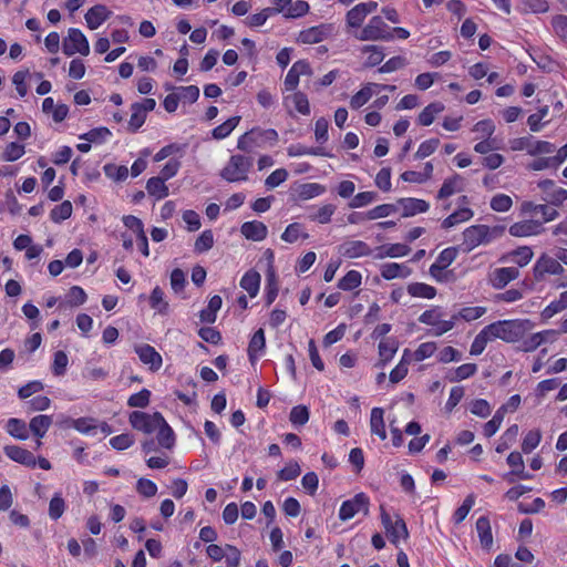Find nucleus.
I'll return each instance as SVG.
<instances>
[{"label": "nucleus", "mask_w": 567, "mask_h": 567, "mask_svg": "<svg viewBox=\"0 0 567 567\" xmlns=\"http://www.w3.org/2000/svg\"><path fill=\"white\" fill-rule=\"evenodd\" d=\"M529 324L528 320H502L486 326L485 330L492 341L501 339L505 342H516L524 337Z\"/></svg>", "instance_id": "nucleus-1"}, {"label": "nucleus", "mask_w": 567, "mask_h": 567, "mask_svg": "<svg viewBox=\"0 0 567 567\" xmlns=\"http://www.w3.org/2000/svg\"><path fill=\"white\" fill-rule=\"evenodd\" d=\"M278 138V133L274 128L254 127L238 138L237 148L246 153H252L256 148H262L267 145L274 146Z\"/></svg>", "instance_id": "nucleus-2"}, {"label": "nucleus", "mask_w": 567, "mask_h": 567, "mask_svg": "<svg viewBox=\"0 0 567 567\" xmlns=\"http://www.w3.org/2000/svg\"><path fill=\"white\" fill-rule=\"evenodd\" d=\"M505 230L504 226L493 228L487 225H473L463 231V246L465 251H471L480 245L488 244L501 236Z\"/></svg>", "instance_id": "nucleus-3"}, {"label": "nucleus", "mask_w": 567, "mask_h": 567, "mask_svg": "<svg viewBox=\"0 0 567 567\" xmlns=\"http://www.w3.org/2000/svg\"><path fill=\"white\" fill-rule=\"evenodd\" d=\"M351 35L359 41L393 40L392 30L381 16H373L360 31L351 32Z\"/></svg>", "instance_id": "nucleus-4"}, {"label": "nucleus", "mask_w": 567, "mask_h": 567, "mask_svg": "<svg viewBox=\"0 0 567 567\" xmlns=\"http://www.w3.org/2000/svg\"><path fill=\"white\" fill-rule=\"evenodd\" d=\"M251 167V157L239 154L231 155L226 166L221 169L220 176L229 183L247 181Z\"/></svg>", "instance_id": "nucleus-5"}, {"label": "nucleus", "mask_w": 567, "mask_h": 567, "mask_svg": "<svg viewBox=\"0 0 567 567\" xmlns=\"http://www.w3.org/2000/svg\"><path fill=\"white\" fill-rule=\"evenodd\" d=\"M62 50L63 53L68 56H72L75 53L89 55L90 45L86 37L81 30L71 28L68 31V37L63 40Z\"/></svg>", "instance_id": "nucleus-6"}, {"label": "nucleus", "mask_w": 567, "mask_h": 567, "mask_svg": "<svg viewBox=\"0 0 567 567\" xmlns=\"http://www.w3.org/2000/svg\"><path fill=\"white\" fill-rule=\"evenodd\" d=\"M128 420L133 429L146 434L155 432L158 425L164 423V417L159 412L148 414L141 411H134L130 414Z\"/></svg>", "instance_id": "nucleus-7"}, {"label": "nucleus", "mask_w": 567, "mask_h": 567, "mask_svg": "<svg viewBox=\"0 0 567 567\" xmlns=\"http://www.w3.org/2000/svg\"><path fill=\"white\" fill-rule=\"evenodd\" d=\"M381 522L385 529V533L390 542L398 546L400 539H406L409 532L406 524L400 516H396L395 520H392L391 516L381 506Z\"/></svg>", "instance_id": "nucleus-8"}, {"label": "nucleus", "mask_w": 567, "mask_h": 567, "mask_svg": "<svg viewBox=\"0 0 567 567\" xmlns=\"http://www.w3.org/2000/svg\"><path fill=\"white\" fill-rule=\"evenodd\" d=\"M361 512L364 515L369 513V497L364 493H359L353 498L343 502L339 511V518L348 520Z\"/></svg>", "instance_id": "nucleus-9"}, {"label": "nucleus", "mask_w": 567, "mask_h": 567, "mask_svg": "<svg viewBox=\"0 0 567 567\" xmlns=\"http://www.w3.org/2000/svg\"><path fill=\"white\" fill-rule=\"evenodd\" d=\"M560 262L557 257L542 255L533 268L535 279H542L545 274L560 275L564 271Z\"/></svg>", "instance_id": "nucleus-10"}, {"label": "nucleus", "mask_w": 567, "mask_h": 567, "mask_svg": "<svg viewBox=\"0 0 567 567\" xmlns=\"http://www.w3.org/2000/svg\"><path fill=\"white\" fill-rule=\"evenodd\" d=\"M543 223L535 219H526L513 224L508 231L514 237L537 236L544 231Z\"/></svg>", "instance_id": "nucleus-11"}, {"label": "nucleus", "mask_w": 567, "mask_h": 567, "mask_svg": "<svg viewBox=\"0 0 567 567\" xmlns=\"http://www.w3.org/2000/svg\"><path fill=\"white\" fill-rule=\"evenodd\" d=\"M538 187L545 194L543 199L553 206H559L567 199V189L555 188V183L551 179L540 181Z\"/></svg>", "instance_id": "nucleus-12"}, {"label": "nucleus", "mask_w": 567, "mask_h": 567, "mask_svg": "<svg viewBox=\"0 0 567 567\" xmlns=\"http://www.w3.org/2000/svg\"><path fill=\"white\" fill-rule=\"evenodd\" d=\"M518 277L519 270L516 267L496 268L489 274V282L495 289H503Z\"/></svg>", "instance_id": "nucleus-13"}, {"label": "nucleus", "mask_w": 567, "mask_h": 567, "mask_svg": "<svg viewBox=\"0 0 567 567\" xmlns=\"http://www.w3.org/2000/svg\"><path fill=\"white\" fill-rule=\"evenodd\" d=\"M338 250L340 255L350 259L369 256L371 254V248L362 240L344 241L339 246Z\"/></svg>", "instance_id": "nucleus-14"}, {"label": "nucleus", "mask_w": 567, "mask_h": 567, "mask_svg": "<svg viewBox=\"0 0 567 567\" xmlns=\"http://www.w3.org/2000/svg\"><path fill=\"white\" fill-rule=\"evenodd\" d=\"M3 452L10 460L28 467H34L37 465L34 455L18 445H7L3 447Z\"/></svg>", "instance_id": "nucleus-15"}, {"label": "nucleus", "mask_w": 567, "mask_h": 567, "mask_svg": "<svg viewBox=\"0 0 567 567\" xmlns=\"http://www.w3.org/2000/svg\"><path fill=\"white\" fill-rule=\"evenodd\" d=\"M140 360L150 367L152 371H157L162 367L161 354L150 344H142L135 348Z\"/></svg>", "instance_id": "nucleus-16"}, {"label": "nucleus", "mask_w": 567, "mask_h": 567, "mask_svg": "<svg viewBox=\"0 0 567 567\" xmlns=\"http://www.w3.org/2000/svg\"><path fill=\"white\" fill-rule=\"evenodd\" d=\"M241 234L249 240L260 241L267 237V226L258 220L246 221L241 225Z\"/></svg>", "instance_id": "nucleus-17"}, {"label": "nucleus", "mask_w": 567, "mask_h": 567, "mask_svg": "<svg viewBox=\"0 0 567 567\" xmlns=\"http://www.w3.org/2000/svg\"><path fill=\"white\" fill-rule=\"evenodd\" d=\"M111 16V11L103 4H96L85 13V21L91 30L97 29Z\"/></svg>", "instance_id": "nucleus-18"}, {"label": "nucleus", "mask_w": 567, "mask_h": 567, "mask_svg": "<svg viewBox=\"0 0 567 567\" xmlns=\"http://www.w3.org/2000/svg\"><path fill=\"white\" fill-rule=\"evenodd\" d=\"M329 34V28L326 25H317L306 29L299 33L298 40L302 43L313 44L321 42Z\"/></svg>", "instance_id": "nucleus-19"}, {"label": "nucleus", "mask_w": 567, "mask_h": 567, "mask_svg": "<svg viewBox=\"0 0 567 567\" xmlns=\"http://www.w3.org/2000/svg\"><path fill=\"white\" fill-rule=\"evenodd\" d=\"M398 204L403 209V217L414 216L417 213H425L430 207L425 200L419 198H401L398 200Z\"/></svg>", "instance_id": "nucleus-20"}, {"label": "nucleus", "mask_w": 567, "mask_h": 567, "mask_svg": "<svg viewBox=\"0 0 567 567\" xmlns=\"http://www.w3.org/2000/svg\"><path fill=\"white\" fill-rule=\"evenodd\" d=\"M412 269L404 264L389 262L381 266V276L391 280L394 278H408Z\"/></svg>", "instance_id": "nucleus-21"}, {"label": "nucleus", "mask_w": 567, "mask_h": 567, "mask_svg": "<svg viewBox=\"0 0 567 567\" xmlns=\"http://www.w3.org/2000/svg\"><path fill=\"white\" fill-rule=\"evenodd\" d=\"M399 348L396 339H385L379 343V362L378 367H384L392 360Z\"/></svg>", "instance_id": "nucleus-22"}, {"label": "nucleus", "mask_w": 567, "mask_h": 567, "mask_svg": "<svg viewBox=\"0 0 567 567\" xmlns=\"http://www.w3.org/2000/svg\"><path fill=\"white\" fill-rule=\"evenodd\" d=\"M365 18L359 4L350 9L346 14L347 33L351 34V32L360 31Z\"/></svg>", "instance_id": "nucleus-23"}, {"label": "nucleus", "mask_w": 567, "mask_h": 567, "mask_svg": "<svg viewBox=\"0 0 567 567\" xmlns=\"http://www.w3.org/2000/svg\"><path fill=\"white\" fill-rule=\"evenodd\" d=\"M383 409L373 408L370 417L371 433L378 435L382 441L386 439L385 424L383 420Z\"/></svg>", "instance_id": "nucleus-24"}, {"label": "nucleus", "mask_w": 567, "mask_h": 567, "mask_svg": "<svg viewBox=\"0 0 567 567\" xmlns=\"http://www.w3.org/2000/svg\"><path fill=\"white\" fill-rule=\"evenodd\" d=\"M374 87H379L377 83H368L360 91H358L350 100V107L358 110L363 106L375 93Z\"/></svg>", "instance_id": "nucleus-25"}, {"label": "nucleus", "mask_w": 567, "mask_h": 567, "mask_svg": "<svg viewBox=\"0 0 567 567\" xmlns=\"http://www.w3.org/2000/svg\"><path fill=\"white\" fill-rule=\"evenodd\" d=\"M377 258L382 259L385 257L395 258L406 256L411 249L404 244H391L380 246L377 248Z\"/></svg>", "instance_id": "nucleus-26"}, {"label": "nucleus", "mask_w": 567, "mask_h": 567, "mask_svg": "<svg viewBox=\"0 0 567 567\" xmlns=\"http://www.w3.org/2000/svg\"><path fill=\"white\" fill-rule=\"evenodd\" d=\"M476 530L480 537L481 545L484 548H491L493 545V535L491 529L489 519L485 516L476 520Z\"/></svg>", "instance_id": "nucleus-27"}, {"label": "nucleus", "mask_w": 567, "mask_h": 567, "mask_svg": "<svg viewBox=\"0 0 567 567\" xmlns=\"http://www.w3.org/2000/svg\"><path fill=\"white\" fill-rule=\"evenodd\" d=\"M534 252L530 247L528 246H522L517 249L511 251L506 257L503 259H508L509 261L516 264L519 267H524L530 262L533 259Z\"/></svg>", "instance_id": "nucleus-28"}, {"label": "nucleus", "mask_w": 567, "mask_h": 567, "mask_svg": "<svg viewBox=\"0 0 567 567\" xmlns=\"http://www.w3.org/2000/svg\"><path fill=\"white\" fill-rule=\"evenodd\" d=\"M52 424L50 415H37L29 423L30 431L39 439L43 437Z\"/></svg>", "instance_id": "nucleus-29"}, {"label": "nucleus", "mask_w": 567, "mask_h": 567, "mask_svg": "<svg viewBox=\"0 0 567 567\" xmlns=\"http://www.w3.org/2000/svg\"><path fill=\"white\" fill-rule=\"evenodd\" d=\"M473 215H474V213L472 209H470L467 207L460 208V209L455 210L453 214H451L450 216H447L442 221V227L445 229L452 228L463 221L471 219L473 217Z\"/></svg>", "instance_id": "nucleus-30"}, {"label": "nucleus", "mask_w": 567, "mask_h": 567, "mask_svg": "<svg viewBox=\"0 0 567 567\" xmlns=\"http://www.w3.org/2000/svg\"><path fill=\"white\" fill-rule=\"evenodd\" d=\"M259 285H260V275L257 271H247L241 280H240V287L245 289L250 297L257 296L259 291Z\"/></svg>", "instance_id": "nucleus-31"}, {"label": "nucleus", "mask_w": 567, "mask_h": 567, "mask_svg": "<svg viewBox=\"0 0 567 567\" xmlns=\"http://www.w3.org/2000/svg\"><path fill=\"white\" fill-rule=\"evenodd\" d=\"M546 334L558 337L559 332L557 330H544L542 332L534 333L528 339L524 340L523 350L527 352L536 350L540 344L546 342Z\"/></svg>", "instance_id": "nucleus-32"}, {"label": "nucleus", "mask_w": 567, "mask_h": 567, "mask_svg": "<svg viewBox=\"0 0 567 567\" xmlns=\"http://www.w3.org/2000/svg\"><path fill=\"white\" fill-rule=\"evenodd\" d=\"M147 193L156 199H162L168 196V187L165 181L161 177H152L146 183Z\"/></svg>", "instance_id": "nucleus-33"}, {"label": "nucleus", "mask_w": 567, "mask_h": 567, "mask_svg": "<svg viewBox=\"0 0 567 567\" xmlns=\"http://www.w3.org/2000/svg\"><path fill=\"white\" fill-rule=\"evenodd\" d=\"M406 290L415 298L433 299L436 296V289L433 286L423 282L410 284Z\"/></svg>", "instance_id": "nucleus-34"}, {"label": "nucleus", "mask_w": 567, "mask_h": 567, "mask_svg": "<svg viewBox=\"0 0 567 567\" xmlns=\"http://www.w3.org/2000/svg\"><path fill=\"white\" fill-rule=\"evenodd\" d=\"M444 111V105L441 102H433L429 104L419 115V123L423 126H429L433 123L435 116Z\"/></svg>", "instance_id": "nucleus-35"}, {"label": "nucleus", "mask_w": 567, "mask_h": 567, "mask_svg": "<svg viewBox=\"0 0 567 567\" xmlns=\"http://www.w3.org/2000/svg\"><path fill=\"white\" fill-rule=\"evenodd\" d=\"M6 427L8 433L18 440H27L29 437L27 424L23 420L11 417L8 420Z\"/></svg>", "instance_id": "nucleus-36"}, {"label": "nucleus", "mask_w": 567, "mask_h": 567, "mask_svg": "<svg viewBox=\"0 0 567 567\" xmlns=\"http://www.w3.org/2000/svg\"><path fill=\"white\" fill-rule=\"evenodd\" d=\"M461 182H462V177L457 174H455L451 178L445 179L437 193V198L444 199V198L452 196L454 193L461 190V187H460Z\"/></svg>", "instance_id": "nucleus-37"}, {"label": "nucleus", "mask_w": 567, "mask_h": 567, "mask_svg": "<svg viewBox=\"0 0 567 567\" xmlns=\"http://www.w3.org/2000/svg\"><path fill=\"white\" fill-rule=\"evenodd\" d=\"M361 52L369 54L364 63L367 68L379 65L384 59L383 48L379 45H364Z\"/></svg>", "instance_id": "nucleus-38"}, {"label": "nucleus", "mask_w": 567, "mask_h": 567, "mask_svg": "<svg viewBox=\"0 0 567 567\" xmlns=\"http://www.w3.org/2000/svg\"><path fill=\"white\" fill-rule=\"evenodd\" d=\"M240 116H233L225 121L223 124L215 127L212 132V135L215 140H223L227 137L239 124Z\"/></svg>", "instance_id": "nucleus-39"}, {"label": "nucleus", "mask_w": 567, "mask_h": 567, "mask_svg": "<svg viewBox=\"0 0 567 567\" xmlns=\"http://www.w3.org/2000/svg\"><path fill=\"white\" fill-rule=\"evenodd\" d=\"M287 153L290 157H297L302 155L330 156L321 147H307L301 144L289 146Z\"/></svg>", "instance_id": "nucleus-40"}, {"label": "nucleus", "mask_w": 567, "mask_h": 567, "mask_svg": "<svg viewBox=\"0 0 567 567\" xmlns=\"http://www.w3.org/2000/svg\"><path fill=\"white\" fill-rule=\"evenodd\" d=\"M266 346L264 329H258L249 341L248 355L254 361L258 352L262 351Z\"/></svg>", "instance_id": "nucleus-41"}, {"label": "nucleus", "mask_w": 567, "mask_h": 567, "mask_svg": "<svg viewBox=\"0 0 567 567\" xmlns=\"http://www.w3.org/2000/svg\"><path fill=\"white\" fill-rule=\"evenodd\" d=\"M156 431L158 444L165 449H172L175 442L174 432L165 420Z\"/></svg>", "instance_id": "nucleus-42"}, {"label": "nucleus", "mask_w": 567, "mask_h": 567, "mask_svg": "<svg viewBox=\"0 0 567 567\" xmlns=\"http://www.w3.org/2000/svg\"><path fill=\"white\" fill-rule=\"evenodd\" d=\"M326 192V187L318 183H307L300 185L298 196L302 200L317 197Z\"/></svg>", "instance_id": "nucleus-43"}, {"label": "nucleus", "mask_w": 567, "mask_h": 567, "mask_svg": "<svg viewBox=\"0 0 567 567\" xmlns=\"http://www.w3.org/2000/svg\"><path fill=\"white\" fill-rule=\"evenodd\" d=\"M362 276L357 270L348 271L338 284V287L342 290L350 291L361 285Z\"/></svg>", "instance_id": "nucleus-44"}, {"label": "nucleus", "mask_w": 567, "mask_h": 567, "mask_svg": "<svg viewBox=\"0 0 567 567\" xmlns=\"http://www.w3.org/2000/svg\"><path fill=\"white\" fill-rule=\"evenodd\" d=\"M506 414V406H501L494 416L484 425V434L487 437L493 436L499 429L504 416Z\"/></svg>", "instance_id": "nucleus-45"}, {"label": "nucleus", "mask_w": 567, "mask_h": 567, "mask_svg": "<svg viewBox=\"0 0 567 567\" xmlns=\"http://www.w3.org/2000/svg\"><path fill=\"white\" fill-rule=\"evenodd\" d=\"M302 225L299 223L288 225L281 235V239L286 243L292 244L297 241L299 237H302L303 239L309 238L307 233H302Z\"/></svg>", "instance_id": "nucleus-46"}, {"label": "nucleus", "mask_w": 567, "mask_h": 567, "mask_svg": "<svg viewBox=\"0 0 567 567\" xmlns=\"http://www.w3.org/2000/svg\"><path fill=\"white\" fill-rule=\"evenodd\" d=\"M72 210L71 202L64 200L51 210L50 217L54 223H61L72 215Z\"/></svg>", "instance_id": "nucleus-47"}, {"label": "nucleus", "mask_w": 567, "mask_h": 567, "mask_svg": "<svg viewBox=\"0 0 567 567\" xmlns=\"http://www.w3.org/2000/svg\"><path fill=\"white\" fill-rule=\"evenodd\" d=\"M458 249L456 247L445 248L439 255L436 261L431 267H439L446 269L457 257Z\"/></svg>", "instance_id": "nucleus-48"}, {"label": "nucleus", "mask_w": 567, "mask_h": 567, "mask_svg": "<svg viewBox=\"0 0 567 567\" xmlns=\"http://www.w3.org/2000/svg\"><path fill=\"white\" fill-rule=\"evenodd\" d=\"M567 308V299L564 298V292L560 293L559 299L551 301L543 311L542 318L547 320L554 317L556 313Z\"/></svg>", "instance_id": "nucleus-49"}, {"label": "nucleus", "mask_w": 567, "mask_h": 567, "mask_svg": "<svg viewBox=\"0 0 567 567\" xmlns=\"http://www.w3.org/2000/svg\"><path fill=\"white\" fill-rule=\"evenodd\" d=\"M486 312L485 307H466L462 308L453 319H463L465 321H473L481 318Z\"/></svg>", "instance_id": "nucleus-50"}, {"label": "nucleus", "mask_w": 567, "mask_h": 567, "mask_svg": "<svg viewBox=\"0 0 567 567\" xmlns=\"http://www.w3.org/2000/svg\"><path fill=\"white\" fill-rule=\"evenodd\" d=\"M25 151L23 145L11 142L6 146L1 158L6 162H14L22 157Z\"/></svg>", "instance_id": "nucleus-51"}, {"label": "nucleus", "mask_w": 567, "mask_h": 567, "mask_svg": "<svg viewBox=\"0 0 567 567\" xmlns=\"http://www.w3.org/2000/svg\"><path fill=\"white\" fill-rule=\"evenodd\" d=\"M131 118L128 121V130L132 132H136L146 120V114L137 106V103H133L131 105Z\"/></svg>", "instance_id": "nucleus-52"}, {"label": "nucleus", "mask_w": 567, "mask_h": 567, "mask_svg": "<svg viewBox=\"0 0 567 567\" xmlns=\"http://www.w3.org/2000/svg\"><path fill=\"white\" fill-rule=\"evenodd\" d=\"M491 208L498 213L508 212L513 206V200L508 195L497 194L491 199Z\"/></svg>", "instance_id": "nucleus-53"}, {"label": "nucleus", "mask_w": 567, "mask_h": 567, "mask_svg": "<svg viewBox=\"0 0 567 567\" xmlns=\"http://www.w3.org/2000/svg\"><path fill=\"white\" fill-rule=\"evenodd\" d=\"M150 303L153 309L159 313H166L168 303L164 300V291L159 287H155L150 297Z\"/></svg>", "instance_id": "nucleus-54"}, {"label": "nucleus", "mask_w": 567, "mask_h": 567, "mask_svg": "<svg viewBox=\"0 0 567 567\" xmlns=\"http://www.w3.org/2000/svg\"><path fill=\"white\" fill-rule=\"evenodd\" d=\"M289 420L293 425H305L309 420V411L305 405L293 406L290 411Z\"/></svg>", "instance_id": "nucleus-55"}, {"label": "nucleus", "mask_w": 567, "mask_h": 567, "mask_svg": "<svg viewBox=\"0 0 567 567\" xmlns=\"http://www.w3.org/2000/svg\"><path fill=\"white\" fill-rule=\"evenodd\" d=\"M439 145H440L439 138H430L427 141H424L419 146L416 153L414 154V157L416 159H423V158L430 156L431 154H433L436 151V148L439 147Z\"/></svg>", "instance_id": "nucleus-56"}, {"label": "nucleus", "mask_w": 567, "mask_h": 567, "mask_svg": "<svg viewBox=\"0 0 567 567\" xmlns=\"http://www.w3.org/2000/svg\"><path fill=\"white\" fill-rule=\"evenodd\" d=\"M492 341L487 331L485 328L481 330V332L475 337L474 341L472 342L470 353L472 355H478L481 354L485 348L486 344Z\"/></svg>", "instance_id": "nucleus-57"}, {"label": "nucleus", "mask_w": 567, "mask_h": 567, "mask_svg": "<svg viewBox=\"0 0 567 567\" xmlns=\"http://www.w3.org/2000/svg\"><path fill=\"white\" fill-rule=\"evenodd\" d=\"M105 175L116 182H122L128 176V168L124 165L109 164L104 166Z\"/></svg>", "instance_id": "nucleus-58"}, {"label": "nucleus", "mask_w": 567, "mask_h": 567, "mask_svg": "<svg viewBox=\"0 0 567 567\" xmlns=\"http://www.w3.org/2000/svg\"><path fill=\"white\" fill-rule=\"evenodd\" d=\"M150 398L151 391L143 389L128 398L127 405L131 408H146L150 404Z\"/></svg>", "instance_id": "nucleus-59"}, {"label": "nucleus", "mask_w": 567, "mask_h": 567, "mask_svg": "<svg viewBox=\"0 0 567 567\" xmlns=\"http://www.w3.org/2000/svg\"><path fill=\"white\" fill-rule=\"evenodd\" d=\"M111 135V132L107 127H97L89 131L87 133L80 136L82 140H86L90 143H102L104 142L109 136Z\"/></svg>", "instance_id": "nucleus-60"}, {"label": "nucleus", "mask_w": 567, "mask_h": 567, "mask_svg": "<svg viewBox=\"0 0 567 567\" xmlns=\"http://www.w3.org/2000/svg\"><path fill=\"white\" fill-rule=\"evenodd\" d=\"M65 509V503L64 499L61 497L60 494H55L49 504V516L56 520L59 519Z\"/></svg>", "instance_id": "nucleus-61"}, {"label": "nucleus", "mask_w": 567, "mask_h": 567, "mask_svg": "<svg viewBox=\"0 0 567 567\" xmlns=\"http://www.w3.org/2000/svg\"><path fill=\"white\" fill-rule=\"evenodd\" d=\"M429 272L432 278H434L437 282H454L456 280V275L453 270H446L444 268L439 267H430Z\"/></svg>", "instance_id": "nucleus-62"}, {"label": "nucleus", "mask_w": 567, "mask_h": 567, "mask_svg": "<svg viewBox=\"0 0 567 567\" xmlns=\"http://www.w3.org/2000/svg\"><path fill=\"white\" fill-rule=\"evenodd\" d=\"M336 208L337 207L332 204L323 205L315 215L310 216V219L318 221L320 224H328L331 220V217L334 214Z\"/></svg>", "instance_id": "nucleus-63"}, {"label": "nucleus", "mask_w": 567, "mask_h": 567, "mask_svg": "<svg viewBox=\"0 0 567 567\" xmlns=\"http://www.w3.org/2000/svg\"><path fill=\"white\" fill-rule=\"evenodd\" d=\"M551 27L555 33L565 42H567V16L558 14L553 17Z\"/></svg>", "instance_id": "nucleus-64"}]
</instances>
